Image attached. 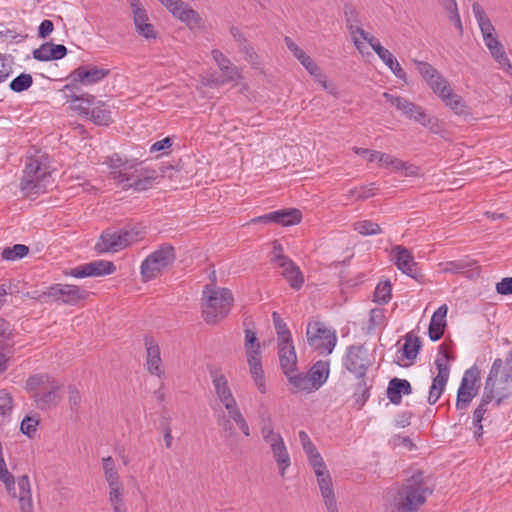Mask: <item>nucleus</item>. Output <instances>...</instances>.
<instances>
[{"mask_svg": "<svg viewBox=\"0 0 512 512\" xmlns=\"http://www.w3.org/2000/svg\"><path fill=\"white\" fill-rule=\"evenodd\" d=\"M233 296L229 289L206 285L203 290L202 316L207 324H216L230 312Z\"/></svg>", "mask_w": 512, "mask_h": 512, "instance_id": "4", "label": "nucleus"}, {"mask_svg": "<svg viewBox=\"0 0 512 512\" xmlns=\"http://www.w3.org/2000/svg\"><path fill=\"white\" fill-rule=\"evenodd\" d=\"M328 376L329 363L325 361H318L312 366L308 376L305 377L307 379V384L310 382L312 388L318 389L326 382Z\"/></svg>", "mask_w": 512, "mask_h": 512, "instance_id": "29", "label": "nucleus"}, {"mask_svg": "<svg viewBox=\"0 0 512 512\" xmlns=\"http://www.w3.org/2000/svg\"><path fill=\"white\" fill-rule=\"evenodd\" d=\"M448 308L446 305L440 306L432 315L428 333L429 337L432 341H438L442 338L445 327H446V315H447Z\"/></svg>", "mask_w": 512, "mask_h": 512, "instance_id": "23", "label": "nucleus"}, {"mask_svg": "<svg viewBox=\"0 0 512 512\" xmlns=\"http://www.w3.org/2000/svg\"><path fill=\"white\" fill-rule=\"evenodd\" d=\"M319 490L328 512H339L331 475L328 470L316 471Z\"/></svg>", "mask_w": 512, "mask_h": 512, "instance_id": "20", "label": "nucleus"}, {"mask_svg": "<svg viewBox=\"0 0 512 512\" xmlns=\"http://www.w3.org/2000/svg\"><path fill=\"white\" fill-rule=\"evenodd\" d=\"M94 100V96L88 95L87 98L84 96H72V102L77 104L73 105V109L79 113V115L88 118L91 112V104Z\"/></svg>", "mask_w": 512, "mask_h": 512, "instance_id": "43", "label": "nucleus"}, {"mask_svg": "<svg viewBox=\"0 0 512 512\" xmlns=\"http://www.w3.org/2000/svg\"><path fill=\"white\" fill-rule=\"evenodd\" d=\"M492 401L493 400L489 398L488 395L483 393L479 405L473 412L472 429L476 440H478L483 434L482 421L484 420L485 413L488 411V405Z\"/></svg>", "mask_w": 512, "mask_h": 512, "instance_id": "28", "label": "nucleus"}, {"mask_svg": "<svg viewBox=\"0 0 512 512\" xmlns=\"http://www.w3.org/2000/svg\"><path fill=\"white\" fill-rule=\"evenodd\" d=\"M173 16L185 23L190 29L199 28L203 25L200 14L185 2L174 12Z\"/></svg>", "mask_w": 512, "mask_h": 512, "instance_id": "27", "label": "nucleus"}, {"mask_svg": "<svg viewBox=\"0 0 512 512\" xmlns=\"http://www.w3.org/2000/svg\"><path fill=\"white\" fill-rule=\"evenodd\" d=\"M50 184L51 171L48 156L40 151L27 155L24 175L20 182L23 195L32 197L44 193Z\"/></svg>", "mask_w": 512, "mask_h": 512, "instance_id": "2", "label": "nucleus"}, {"mask_svg": "<svg viewBox=\"0 0 512 512\" xmlns=\"http://www.w3.org/2000/svg\"><path fill=\"white\" fill-rule=\"evenodd\" d=\"M133 21L139 35L146 39H155L157 37V32L155 31L154 26L148 22L149 17L146 10L135 13Z\"/></svg>", "mask_w": 512, "mask_h": 512, "instance_id": "31", "label": "nucleus"}, {"mask_svg": "<svg viewBox=\"0 0 512 512\" xmlns=\"http://www.w3.org/2000/svg\"><path fill=\"white\" fill-rule=\"evenodd\" d=\"M439 354L441 357L435 360V365L438 370L437 376H443L444 379H448L450 373L448 362L454 360V357L446 350L445 344L440 345Z\"/></svg>", "mask_w": 512, "mask_h": 512, "instance_id": "36", "label": "nucleus"}, {"mask_svg": "<svg viewBox=\"0 0 512 512\" xmlns=\"http://www.w3.org/2000/svg\"><path fill=\"white\" fill-rule=\"evenodd\" d=\"M105 163L111 169L110 178L124 190H147L158 176L157 171L138 167L136 163L123 159L118 154L107 157Z\"/></svg>", "mask_w": 512, "mask_h": 512, "instance_id": "1", "label": "nucleus"}, {"mask_svg": "<svg viewBox=\"0 0 512 512\" xmlns=\"http://www.w3.org/2000/svg\"><path fill=\"white\" fill-rule=\"evenodd\" d=\"M343 364L357 378H365L366 372L371 366L367 349L361 345L348 347Z\"/></svg>", "mask_w": 512, "mask_h": 512, "instance_id": "13", "label": "nucleus"}, {"mask_svg": "<svg viewBox=\"0 0 512 512\" xmlns=\"http://www.w3.org/2000/svg\"><path fill=\"white\" fill-rule=\"evenodd\" d=\"M89 293L86 290L80 289L78 286L69 284H55L43 292L39 299L46 301L47 298H52L55 301H61L65 304L75 305L80 300L86 299Z\"/></svg>", "mask_w": 512, "mask_h": 512, "instance_id": "11", "label": "nucleus"}, {"mask_svg": "<svg viewBox=\"0 0 512 512\" xmlns=\"http://www.w3.org/2000/svg\"><path fill=\"white\" fill-rule=\"evenodd\" d=\"M493 58L499 63V65L508 73L512 74V65L505 53L502 49L499 53L495 54Z\"/></svg>", "mask_w": 512, "mask_h": 512, "instance_id": "64", "label": "nucleus"}, {"mask_svg": "<svg viewBox=\"0 0 512 512\" xmlns=\"http://www.w3.org/2000/svg\"><path fill=\"white\" fill-rule=\"evenodd\" d=\"M247 352V361L249 364V367L252 368L254 366L261 365V359H260V344H257V347L255 349L248 348Z\"/></svg>", "mask_w": 512, "mask_h": 512, "instance_id": "62", "label": "nucleus"}, {"mask_svg": "<svg viewBox=\"0 0 512 512\" xmlns=\"http://www.w3.org/2000/svg\"><path fill=\"white\" fill-rule=\"evenodd\" d=\"M145 345L147 351V369L148 371L157 376H161L163 373L161 369V357L159 346L150 337H145Z\"/></svg>", "mask_w": 512, "mask_h": 512, "instance_id": "24", "label": "nucleus"}, {"mask_svg": "<svg viewBox=\"0 0 512 512\" xmlns=\"http://www.w3.org/2000/svg\"><path fill=\"white\" fill-rule=\"evenodd\" d=\"M274 459L279 467L280 475H285L286 469L290 466L291 460L284 441L279 444H274L271 448Z\"/></svg>", "mask_w": 512, "mask_h": 512, "instance_id": "33", "label": "nucleus"}, {"mask_svg": "<svg viewBox=\"0 0 512 512\" xmlns=\"http://www.w3.org/2000/svg\"><path fill=\"white\" fill-rule=\"evenodd\" d=\"M392 252L398 269L416 281L422 282L424 275L418 268L411 252L402 246L394 247Z\"/></svg>", "mask_w": 512, "mask_h": 512, "instance_id": "19", "label": "nucleus"}, {"mask_svg": "<svg viewBox=\"0 0 512 512\" xmlns=\"http://www.w3.org/2000/svg\"><path fill=\"white\" fill-rule=\"evenodd\" d=\"M307 456L309 459V463L313 467L315 473L317 470H327L325 462L323 461V458L321 457L318 451L310 453Z\"/></svg>", "mask_w": 512, "mask_h": 512, "instance_id": "60", "label": "nucleus"}, {"mask_svg": "<svg viewBox=\"0 0 512 512\" xmlns=\"http://www.w3.org/2000/svg\"><path fill=\"white\" fill-rule=\"evenodd\" d=\"M218 424H219V426L222 427L223 432H224V437L226 439L236 436L235 428L230 419H227L225 416H223L221 419L218 420Z\"/></svg>", "mask_w": 512, "mask_h": 512, "instance_id": "61", "label": "nucleus"}, {"mask_svg": "<svg viewBox=\"0 0 512 512\" xmlns=\"http://www.w3.org/2000/svg\"><path fill=\"white\" fill-rule=\"evenodd\" d=\"M279 364L283 373L288 378L289 382L298 389H307V379L305 375L298 373L297 369V355L293 342L284 341L277 345Z\"/></svg>", "mask_w": 512, "mask_h": 512, "instance_id": "9", "label": "nucleus"}, {"mask_svg": "<svg viewBox=\"0 0 512 512\" xmlns=\"http://www.w3.org/2000/svg\"><path fill=\"white\" fill-rule=\"evenodd\" d=\"M212 55L219 68L225 72L227 80L233 81L237 78L238 72L230 60L219 50H213Z\"/></svg>", "mask_w": 512, "mask_h": 512, "instance_id": "34", "label": "nucleus"}, {"mask_svg": "<svg viewBox=\"0 0 512 512\" xmlns=\"http://www.w3.org/2000/svg\"><path fill=\"white\" fill-rule=\"evenodd\" d=\"M87 264L90 277L109 275L116 271V266L111 261L96 260Z\"/></svg>", "mask_w": 512, "mask_h": 512, "instance_id": "37", "label": "nucleus"}, {"mask_svg": "<svg viewBox=\"0 0 512 512\" xmlns=\"http://www.w3.org/2000/svg\"><path fill=\"white\" fill-rule=\"evenodd\" d=\"M28 253V246L24 244H15L13 247H6L3 249L1 256L4 260L13 261L25 257Z\"/></svg>", "mask_w": 512, "mask_h": 512, "instance_id": "45", "label": "nucleus"}, {"mask_svg": "<svg viewBox=\"0 0 512 512\" xmlns=\"http://www.w3.org/2000/svg\"><path fill=\"white\" fill-rule=\"evenodd\" d=\"M421 472L414 474L398 490L394 498V505L399 512H416L426 502L428 494H431Z\"/></svg>", "mask_w": 512, "mask_h": 512, "instance_id": "5", "label": "nucleus"}, {"mask_svg": "<svg viewBox=\"0 0 512 512\" xmlns=\"http://www.w3.org/2000/svg\"><path fill=\"white\" fill-rule=\"evenodd\" d=\"M472 11L482 32L483 39L486 40L493 38V36H495V28L483 10L482 6L478 2H474L472 4Z\"/></svg>", "mask_w": 512, "mask_h": 512, "instance_id": "30", "label": "nucleus"}, {"mask_svg": "<svg viewBox=\"0 0 512 512\" xmlns=\"http://www.w3.org/2000/svg\"><path fill=\"white\" fill-rule=\"evenodd\" d=\"M306 335L309 346L320 354H330L337 342L335 332L319 321L308 324Z\"/></svg>", "mask_w": 512, "mask_h": 512, "instance_id": "10", "label": "nucleus"}, {"mask_svg": "<svg viewBox=\"0 0 512 512\" xmlns=\"http://www.w3.org/2000/svg\"><path fill=\"white\" fill-rule=\"evenodd\" d=\"M479 374L480 372L477 368H470L464 373L457 392V410H466L473 398L478 394L479 386L477 383L479 381Z\"/></svg>", "mask_w": 512, "mask_h": 512, "instance_id": "12", "label": "nucleus"}, {"mask_svg": "<svg viewBox=\"0 0 512 512\" xmlns=\"http://www.w3.org/2000/svg\"><path fill=\"white\" fill-rule=\"evenodd\" d=\"M274 327L277 333V345L281 344L282 341L285 343L292 341L291 332L288 329L284 320L280 317L277 312H273L272 314Z\"/></svg>", "mask_w": 512, "mask_h": 512, "instance_id": "39", "label": "nucleus"}, {"mask_svg": "<svg viewBox=\"0 0 512 512\" xmlns=\"http://www.w3.org/2000/svg\"><path fill=\"white\" fill-rule=\"evenodd\" d=\"M109 502L110 504H118L124 502L123 484L109 486Z\"/></svg>", "mask_w": 512, "mask_h": 512, "instance_id": "58", "label": "nucleus"}, {"mask_svg": "<svg viewBox=\"0 0 512 512\" xmlns=\"http://www.w3.org/2000/svg\"><path fill=\"white\" fill-rule=\"evenodd\" d=\"M17 486L19 492L15 497L19 499V506L21 512H33V502L31 496V487L29 477L23 475L18 478Z\"/></svg>", "mask_w": 512, "mask_h": 512, "instance_id": "26", "label": "nucleus"}, {"mask_svg": "<svg viewBox=\"0 0 512 512\" xmlns=\"http://www.w3.org/2000/svg\"><path fill=\"white\" fill-rule=\"evenodd\" d=\"M109 74L108 69L98 68L97 66L87 65L74 69L70 75V84L64 86L65 90H70L75 83L90 85L101 81Z\"/></svg>", "mask_w": 512, "mask_h": 512, "instance_id": "18", "label": "nucleus"}, {"mask_svg": "<svg viewBox=\"0 0 512 512\" xmlns=\"http://www.w3.org/2000/svg\"><path fill=\"white\" fill-rule=\"evenodd\" d=\"M250 373L252 375V378L254 379L256 385L258 386V389L260 392H265V385L263 382L264 379V371L262 369V364L259 366H254L250 368Z\"/></svg>", "mask_w": 512, "mask_h": 512, "instance_id": "57", "label": "nucleus"}, {"mask_svg": "<svg viewBox=\"0 0 512 512\" xmlns=\"http://www.w3.org/2000/svg\"><path fill=\"white\" fill-rule=\"evenodd\" d=\"M282 276L289 282L293 289L299 290L303 283L304 277L298 266L290 269L289 273H282Z\"/></svg>", "mask_w": 512, "mask_h": 512, "instance_id": "49", "label": "nucleus"}, {"mask_svg": "<svg viewBox=\"0 0 512 512\" xmlns=\"http://www.w3.org/2000/svg\"><path fill=\"white\" fill-rule=\"evenodd\" d=\"M483 393L495 400L497 407L512 395V350L505 359L494 360Z\"/></svg>", "mask_w": 512, "mask_h": 512, "instance_id": "3", "label": "nucleus"}, {"mask_svg": "<svg viewBox=\"0 0 512 512\" xmlns=\"http://www.w3.org/2000/svg\"><path fill=\"white\" fill-rule=\"evenodd\" d=\"M285 43L287 48L293 53V55L300 61V63L307 68H314V60L307 55L301 48L298 47L296 43H294L291 38L286 37Z\"/></svg>", "mask_w": 512, "mask_h": 512, "instance_id": "40", "label": "nucleus"}, {"mask_svg": "<svg viewBox=\"0 0 512 512\" xmlns=\"http://www.w3.org/2000/svg\"><path fill=\"white\" fill-rule=\"evenodd\" d=\"M32 84V76L27 73H21L19 76H17L10 82L9 87L12 91L20 93L29 89Z\"/></svg>", "mask_w": 512, "mask_h": 512, "instance_id": "47", "label": "nucleus"}, {"mask_svg": "<svg viewBox=\"0 0 512 512\" xmlns=\"http://www.w3.org/2000/svg\"><path fill=\"white\" fill-rule=\"evenodd\" d=\"M301 219V211L295 208H290L272 211L267 214L255 217L251 220V222L263 224H277L287 227L300 223Z\"/></svg>", "mask_w": 512, "mask_h": 512, "instance_id": "17", "label": "nucleus"}, {"mask_svg": "<svg viewBox=\"0 0 512 512\" xmlns=\"http://www.w3.org/2000/svg\"><path fill=\"white\" fill-rule=\"evenodd\" d=\"M271 261L274 262L279 268L282 269V273H289L290 269L293 268L296 264L284 254H276L275 257L271 258Z\"/></svg>", "mask_w": 512, "mask_h": 512, "instance_id": "55", "label": "nucleus"}, {"mask_svg": "<svg viewBox=\"0 0 512 512\" xmlns=\"http://www.w3.org/2000/svg\"><path fill=\"white\" fill-rule=\"evenodd\" d=\"M357 31L359 32L361 38L369 43V45L375 51L378 57L390 68L394 75L397 78L406 81V72L400 66L399 62L394 57V55L388 49L384 48L377 38L370 35L365 30L357 29Z\"/></svg>", "mask_w": 512, "mask_h": 512, "instance_id": "14", "label": "nucleus"}, {"mask_svg": "<svg viewBox=\"0 0 512 512\" xmlns=\"http://www.w3.org/2000/svg\"><path fill=\"white\" fill-rule=\"evenodd\" d=\"M176 259L174 247L170 244H162L151 253L141 264V276L148 282L159 276Z\"/></svg>", "mask_w": 512, "mask_h": 512, "instance_id": "8", "label": "nucleus"}, {"mask_svg": "<svg viewBox=\"0 0 512 512\" xmlns=\"http://www.w3.org/2000/svg\"><path fill=\"white\" fill-rule=\"evenodd\" d=\"M421 76L426 80L429 87L440 98L452 90L448 80H446L431 64L424 61L414 60Z\"/></svg>", "mask_w": 512, "mask_h": 512, "instance_id": "15", "label": "nucleus"}, {"mask_svg": "<svg viewBox=\"0 0 512 512\" xmlns=\"http://www.w3.org/2000/svg\"><path fill=\"white\" fill-rule=\"evenodd\" d=\"M212 382L218 398L232 394L228 381L223 374L217 371L211 372Z\"/></svg>", "mask_w": 512, "mask_h": 512, "instance_id": "41", "label": "nucleus"}, {"mask_svg": "<svg viewBox=\"0 0 512 512\" xmlns=\"http://www.w3.org/2000/svg\"><path fill=\"white\" fill-rule=\"evenodd\" d=\"M421 348V342L418 337L408 334L406 336V342L403 346V355L408 360H413L417 357V354Z\"/></svg>", "mask_w": 512, "mask_h": 512, "instance_id": "44", "label": "nucleus"}, {"mask_svg": "<svg viewBox=\"0 0 512 512\" xmlns=\"http://www.w3.org/2000/svg\"><path fill=\"white\" fill-rule=\"evenodd\" d=\"M271 261L274 262L279 268L282 269V273H289L290 269L293 268L296 264L284 254H276L275 257L271 258Z\"/></svg>", "mask_w": 512, "mask_h": 512, "instance_id": "54", "label": "nucleus"}, {"mask_svg": "<svg viewBox=\"0 0 512 512\" xmlns=\"http://www.w3.org/2000/svg\"><path fill=\"white\" fill-rule=\"evenodd\" d=\"M396 171H405V175L413 176L418 174V167L407 162H404L398 158L393 157L392 164L390 165Z\"/></svg>", "mask_w": 512, "mask_h": 512, "instance_id": "53", "label": "nucleus"}, {"mask_svg": "<svg viewBox=\"0 0 512 512\" xmlns=\"http://www.w3.org/2000/svg\"><path fill=\"white\" fill-rule=\"evenodd\" d=\"M0 481L5 484L7 492L15 497L17 495L15 478L7 468L0 470Z\"/></svg>", "mask_w": 512, "mask_h": 512, "instance_id": "52", "label": "nucleus"}, {"mask_svg": "<svg viewBox=\"0 0 512 512\" xmlns=\"http://www.w3.org/2000/svg\"><path fill=\"white\" fill-rule=\"evenodd\" d=\"M354 230L364 236L376 235L382 232L381 227L371 220H363L354 223Z\"/></svg>", "mask_w": 512, "mask_h": 512, "instance_id": "46", "label": "nucleus"}, {"mask_svg": "<svg viewBox=\"0 0 512 512\" xmlns=\"http://www.w3.org/2000/svg\"><path fill=\"white\" fill-rule=\"evenodd\" d=\"M442 101L448 106L450 109H452L455 114L457 115H464L467 114V107L465 105V102L463 98L451 90L450 93L445 94L443 98H441Z\"/></svg>", "mask_w": 512, "mask_h": 512, "instance_id": "38", "label": "nucleus"}, {"mask_svg": "<svg viewBox=\"0 0 512 512\" xmlns=\"http://www.w3.org/2000/svg\"><path fill=\"white\" fill-rule=\"evenodd\" d=\"M361 380L358 382L355 396L356 402L360 405H363L369 398V387L367 386L366 380L364 378H360Z\"/></svg>", "mask_w": 512, "mask_h": 512, "instance_id": "56", "label": "nucleus"}, {"mask_svg": "<svg viewBox=\"0 0 512 512\" xmlns=\"http://www.w3.org/2000/svg\"><path fill=\"white\" fill-rule=\"evenodd\" d=\"M38 424L39 418L34 416H26L20 424V430L23 434L31 438L35 434Z\"/></svg>", "mask_w": 512, "mask_h": 512, "instance_id": "51", "label": "nucleus"}, {"mask_svg": "<svg viewBox=\"0 0 512 512\" xmlns=\"http://www.w3.org/2000/svg\"><path fill=\"white\" fill-rule=\"evenodd\" d=\"M61 387V383L47 374L32 375L26 381V389L32 393V398L41 410H47L59 404L62 399Z\"/></svg>", "mask_w": 512, "mask_h": 512, "instance_id": "6", "label": "nucleus"}, {"mask_svg": "<svg viewBox=\"0 0 512 512\" xmlns=\"http://www.w3.org/2000/svg\"><path fill=\"white\" fill-rule=\"evenodd\" d=\"M88 119H90L96 125L107 126L112 121L111 111L104 103L99 104L92 107Z\"/></svg>", "mask_w": 512, "mask_h": 512, "instance_id": "35", "label": "nucleus"}, {"mask_svg": "<svg viewBox=\"0 0 512 512\" xmlns=\"http://www.w3.org/2000/svg\"><path fill=\"white\" fill-rule=\"evenodd\" d=\"M230 32L235 41L238 43L240 51L245 53L246 59L252 65H258V55L254 52L253 48L250 46V44L248 43L244 35L241 33V31L237 27H232L230 29Z\"/></svg>", "mask_w": 512, "mask_h": 512, "instance_id": "32", "label": "nucleus"}, {"mask_svg": "<svg viewBox=\"0 0 512 512\" xmlns=\"http://www.w3.org/2000/svg\"><path fill=\"white\" fill-rule=\"evenodd\" d=\"M13 409V398L7 390H0V414L2 416H8L11 414Z\"/></svg>", "mask_w": 512, "mask_h": 512, "instance_id": "50", "label": "nucleus"}, {"mask_svg": "<svg viewBox=\"0 0 512 512\" xmlns=\"http://www.w3.org/2000/svg\"><path fill=\"white\" fill-rule=\"evenodd\" d=\"M344 13H345V17H346L347 28L349 29L350 33L353 35L354 34L353 22H356V23L359 22L358 21V13L354 7L348 6V5L345 6Z\"/></svg>", "mask_w": 512, "mask_h": 512, "instance_id": "59", "label": "nucleus"}, {"mask_svg": "<svg viewBox=\"0 0 512 512\" xmlns=\"http://www.w3.org/2000/svg\"><path fill=\"white\" fill-rule=\"evenodd\" d=\"M14 345L13 327L5 319L0 318V373L6 371L5 351Z\"/></svg>", "mask_w": 512, "mask_h": 512, "instance_id": "21", "label": "nucleus"}, {"mask_svg": "<svg viewBox=\"0 0 512 512\" xmlns=\"http://www.w3.org/2000/svg\"><path fill=\"white\" fill-rule=\"evenodd\" d=\"M67 48L62 44L44 43L33 51L34 59L38 61L59 60L65 57Z\"/></svg>", "mask_w": 512, "mask_h": 512, "instance_id": "22", "label": "nucleus"}, {"mask_svg": "<svg viewBox=\"0 0 512 512\" xmlns=\"http://www.w3.org/2000/svg\"><path fill=\"white\" fill-rule=\"evenodd\" d=\"M448 379H444L443 376H436L433 378L432 385L429 390L428 402L429 404H435L441 397Z\"/></svg>", "mask_w": 512, "mask_h": 512, "instance_id": "42", "label": "nucleus"}, {"mask_svg": "<svg viewBox=\"0 0 512 512\" xmlns=\"http://www.w3.org/2000/svg\"><path fill=\"white\" fill-rule=\"evenodd\" d=\"M392 287L389 281L380 282L374 292V301L379 304H386L391 299Z\"/></svg>", "mask_w": 512, "mask_h": 512, "instance_id": "48", "label": "nucleus"}, {"mask_svg": "<svg viewBox=\"0 0 512 512\" xmlns=\"http://www.w3.org/2000/svg\"><path fill=\"white\" fill-rule=\"evenodd\" d=\"M411 392V384L406 379L393 378L389 381L387 397L391 403L399 405L402 401V395H409Z\"/></svg>", "mask_w": 512, "mask_h": 512, "instance_id": "25", "label": "nucleus"}, {"mask_svg": "<svg viewBox=\"0 0 512 512\" xmlns=\"http://www.w3.org/2000/svg\"><path fill=\"white\" fill-rule=\"evenodd\" d=\"M142 238L143 232L136 226L121 229L107 228L95 244V250L99 253L118 252Z\"/></svg>", "mask_w": 512, "mask_h": 512, "instance_id": "7", "label": "nucleus"}, {"mask_svg": "<svg viewBox=\"0 0 512 512\" xmlns=\"http://www.w3.org/2000/svg\"><path fill=\"white\" fill-rule=\"evenodd\" d=\"M496 291L501 295L512 294V277L503 278L496 284Z\"/></svg>", "mask_w": 512, "mask_h": 512, "instance_id": "63", "label": "nucleus"}, {"mask_svg": "<svg viewBox=\"0 0 512 512\" xmlns=\"http://www.w3.org/2000/svg\"><path fill=\"white\" fill-rule=\"evenodd\" d=\"M383 96L387 102L395 106L406 117L413 119L414 121L424 126H427L431 123V118L425 113L421 106L416 105L405 98L394 96L389 93H384Z\"/></svg>", "mask_w": 512, "mask_h": 512, "instance_id": "16", "label": "nucleus"}]
</instances>
